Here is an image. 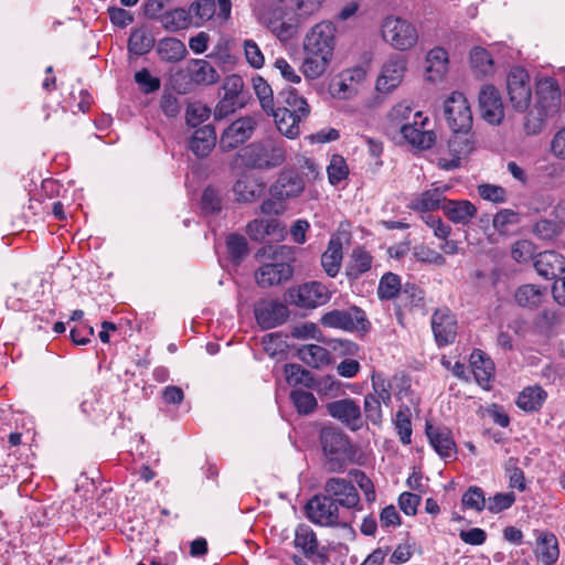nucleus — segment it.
I'll return each mask as SVG.
<instances>
[{"label":"nucleus","mask_w":565,"mask_h":565,"mask_svg":"<svg viewBox=\"0 0 565 565\" xmlns=\"http://www.w3.org/2000/svg\"><path fill=\"white\" fill-rule=\"evenodd\" d=\"M320 443L327 459L326 469L332 473L343 472L353 457L348 435L338 428L324 427L320 433Z\"/></svg>","instance_id":"1"},{"label":"nucleus","mask_w":565,"mask_h":565,"mask_svg":"<svg viewBox=\"0 0 565 565\" xmlns=\"http://www.w3.org/2000/svg\"><path fill=\"white\" fill-rule=\"evenodd\" d=\"M238 157L248 168L271 169L284 163L286 151L281 142L266 138L241 149Z\"/></svg>","instance_id":"2"},{"label":"nucleus","mask_w":565,"mask_h":565,"mask_svg":"<svg viewBox=\"0 0 565 565\" xmlns=\"http://www.w3.org/2000/svg\"><path fill=\"white\" fill-rule=\"evenodd\" d=\"M537 102L535 105L536 115L531 110L525 127L529 131L535 134L540 130L542 122L558 113L562 104L561 90L557 82L553 78H544L539 82Z\"/></svg>","instance_id":"3"},{"label":"nucleus","mask_w":565,"mask_h":565,"mask_svg":"<svg viewBox=\"0 0 565 565\" xmlns=\"http://www.w3.org/2000/svg\"><path fill=\"white\" fill-rule=\"evenodd\" d=\"M382 35L395 50L412 49L418 40L416 28L405 19L387 17L382 24Z\"/></svg>","instance_id":"4"},{"label":"nucleus","mask_w":565,"mask_h":565,"mask_svg":"<svg viewBox=\"0 0 565 565\" xmlns=\"http://www.w3.org/2000/svg\"><path fill=\"white\" fill-rule=\"evenodd\" d=\"M323 492L335 505L348 510L361 511V499L358 489L351 480L341 477L329 478L323 486Z\"/></svg>","instance_id":"5"},{"label":"nucleus","mask_w":565,"mask_h":565,"mask_svg":"<svg viewBox=\"0 0 565 565\" xmlns=\"http://www.w3.org/2000/svg\"><path fill=\"white\" fill-rule=\"evenodd\" d=\"M321 324L328 328L342 329L345 331H367L370 322L365 312L359 307H350L345 310L334 309L324 313Z\"/></svg>","instance_id":"6"},{"label":"nucleus","mask_w":565,"mask_h":565,"mask_svg":"<svg viewBox=\"0 0 565 565\" xmlns=\"http://www.w3.org/2000/svg\"><path fill=\"white\" fill-rule=\"evenodd\" d=\"M308 519L321 526H347V522L341 521L340 511L335 502L329 497L317 494L310 499L306 507Z\"/></svg>","instance_id":"7"},{"label":"nucleus","mask_w":565,"mask_h":565,"mask_svg":"<svg viewBox=\"0 0 565 565\" xmlns=\"http://www.w3.org/2000/svg\"><path fill=\"white\" fill-rule=\"evenodd\" d=\"M444 114L451 130H467L472 126V114L465 95L452 92L444 103Z\"/></svg>","instance_id":"8"},{"label":"nucleus","mask_w":565,"mask_h":565,"mask_svg":"<svg viewBox=\"0 0 565 565\" xmlns=\"http://www.w3.org/2000/svg\"><path fill=\"white\" fill-rule=\"evenodd\" d=\"M507 88L512 107L516 111H525L532 98L530 77L525 70L512 68L507 77Z\"/></svg>","instance_id":"9"},{"label":"nucleus","mask_w":565,"mask_h":565,"mask_svg":"<svg viewBox=\"0 0 565 565\" xmlns=\"http://www.w3.org/2000/svg\"><path fill=\"white\" fill-rule=\"evenodd\" d=\"M328 414L352 431L363 428L364 419L359 403L353 398H343L327 405Z\"/></svg>","instance_id":"10"},{"label":"nucleus","mask_w":565,"mask_h":565,"mask_svg":"<svg viewBox=\"0 0 565 565\" xmlns=\"http://www.w3.org/2000/svg\"><path fill=\"white\" fill-rule=\"evenodd\" d=\"M257 126L255 118L246 116L233 121L221 135L220 148L231 151L252 138Z\"/></svg>","instance_id":"11"},{"label":"nucleus","mask_w":565,"mask_h":565,"mask_svg":"<svg viewBox=\"0 0 565 565\" xmlns=\"http://www.w3.org/2000/svg\"><path fill=\"white\" fill-rule=\"evenodd\" d=\"M430 323L435 341L439 348L454 343L458 323L456 316L448 308L436 309Z\"/></svg>","instance_id":"12"},{"label":"nucleus","mask_w":565,"mask_h":565,"mask_svg":"<svg viewBox=\"0 0 565 565\" xmlns=\"http://www.w3.org/2000/svg\"><path fill=\"white\" fill-rule=\"evenodd\" d=\"M232 3L231 0H196L191 3L189 11L193 24L200 25L209 21L215 14L221 21H226L231 15Z\"/></svg>","instance_id":"13"},{"label":"nucleus","mask_w":565,"mask_h":565,"mask_svg":"<svg viewBox=\"0 0 565 565\" xmlns=\"http://www.w3.org/2000/svg\"><path fill=\"white\" fill-rule=\"evenodd\" d=\"M305 20L292 14L287 4L285 10L276 9L268 20L265 21L267 28L280 40L288 41L292 39Z\"/></svg>","instance_id":"14"},{"label":"nucleus","mask_w":565,"mask_h":565,"mask_svg":"<svg viewBox=\"0 0 565 565\" xmlns=\"http://www.w3.org/2000/svg\"><path fill=\"white\" fill-rule=\"evenodd\" d=\"M337 28L332 22L321 21L315 24L303 39V47L318 49L320 52L333 55L335 47Z\"/></svg>","instance_id":"15"},{"label":"nucleus","mask_w":565,"mask_h":565,"mask_svg":"<svg viewBox=\"0 0 565 565\" xmlns=\"http://www.w3.org/2000/svg\"><path fill=\"white\" fill-rule=\"evenodd\" d=\"M292 303L300 308H316L330 300L328 288L319 281H310L290 291Z\"/></svg>","instance_id":"16"},{"label":"nucleus","mask_w":565,"mask_h":565,"mask_svg":"<svg viewBox=\"0 0 565 565\" xmlns=\"http://www.w3.org/2000/svg\"><path fill=\"white\" fill-rule=\"evenodd\" d=\"M294 268L285 262L265 263L255 271V280L260 288H269L288 281Z\"/></svg>","instance_id":"17"},{"label":"nucleus","mask_w":565,"mask_h":565,"mask_svg":"<svg viewBox=\"0 0 565 565\" xmlns=\"http://www.w3.org/2000/svg\"><path fill=\"white\" fill-rule=\"evenodd\" d=\"M479 108L482 118L491 125L501 124L504 117L503 103L499 90L492 85H484L479 93Z\"/></svg>","instance_id":"18"},{"label":"nucleus","mask_w":565,"mask_h":565,"mask_svg":"<svg viewBox=\"0 0 565 565\" xmlns=\"http://www.w3.org/2000/svg\"><path fill=\"white\" fill-rule=\"evenodd\" d=\"M288 315L287 306L277 300L262 301L255 308L257 323L266 330L284 323Z\"/></svg>","instance_id":"19"},{"label":"nucleus","mask_w":565,"mask_h":565,"mask_svg":"<svg viewBox=\"0 0 565 565\" xmlns=\"http://www.w3.org/2000/svg\"><path fill=\"white\" fill-rule=\"evenodd\" d=\"M411 124H402L401 134L403 138L413 147L426 150L433 147L436 142V135L433 130L424 129L428 119L419 118Z\"/></svg>","instance_id":"20"},{"label":"nucleus","mask_w":565,"mask_h":565,"mask_svg":"<svg viewBox=\"0 0 565 565\" xmlns=\"http://www.w3.org/2000/svg\"><path fill=\"white\" fill-rule=\"evenodd\" d=\"M406 58L403 56L391 57L382 68L376 81V88L380 92L388 93L399 85L406 71Z\"/></svg>","instance_id":"21"},{"label":"nucleus","mask_w":565,"mask_h":565,"mask_svg":"<svg viewBox=\"0 0 565 565\" xmlns=\"http://www.w3.org/2000/svg\"><path fill=\"white\" fill-rule=\"evenodd\" d=\"M303 54L301 72L308 79L322 76L333 58V55L320 52L318 49L313 50V47H303Z\"/></svg>","instance_id":"22"},{"label":"nucleus","mask_w":565,"mask_h":565,"mask_svg":"<svg viewBox=\"0 0 565 565\" xmlns=\"http://www.w3.org/2000/svg\"><path fill=\"white\" fill-rule=\"evenodd\" d=\"M449 70L448 52L441 46L429 50L425 58V75L431 82H440Z\"/></svg>","instance_id":"23"},{"label":"nucleus","mask_w":565,"mask_h":565,"mask_svg":"<svg viewBox=\"0 0 565 565\" xmlns=\"http://www.w3.org/2000/svg\"><path fill=\"white\" fill-rule=\"evenodd\" d=\"M534 268L541 277L555 279L565 271V258L555 250H545L535 257Z\"/></svg>","instance_id":"24"},{"label":"nucleus","mask_w":565,"mask_h":565,"mask_svg":"<svg viewBox=\"0 0 565 565\" xmlns=\"http://www.w3.org/2000/svg\"><path fill=\"white\" fill-rule=\"evenodd\" d=\"M303 189L305 181L300 175L292 171H285L280 173L270 192L274 198L285 200L300 195Z\"/></svg>","instance_id":"25"},{"label":"nucleus","mask_w":565,"mask_h":565,"mask_svg":"<svg viewBox=\"0 0 565 565\" xmlns=\"http://www.w3.org/2000/svg\"><path fill=\"white\" fill-rule=\"evenodd\" d=\"M426 435L431 447L440 457L450 458L456 454V444L448 428L427 423Z\"/></svg>","instance_id":"26"},{"label":"nucleus","mask_w":565,"mask_h":565,"mask_svg":"<svg viewBox=\"0 0 565 565\" xmlns=\"http://www.w3.org/2000/svg\"><path fill=\"white\" fill-rule=\"evenodd\" d=\"M268 115H271L274 117L275 124L279 132L289 139H294L299 135V122L303 118L308 117L300 116V111L294 113L291 109L287 107H276L274 111H270Z\"/></svg>","instance_id":"27"},{"label":"nucleus","mask_w":565,"mask_h":565,"mask_svg":"<svg viewBox=\"0 0 565 565\" xmlns=\"http://www.w3.org/2000/svg\"><path fill=\"white\" fill-rule=\"evenodd\" d=\"M186 74L194 85H213L220 79L217 71L205 60H191L186 66Z\"/></svg>","instance_id":"28"},{"label":"nucleus","mask_w":565,"mask_h":565,"mask_svg":"<svg viewBox=\"0 0 565 565\" xmlns=\"http://www.w3.org/2000/svg\"><path fill=\"white\" fill-rule=\"evenodd\" d=\"M295 546L302 551L309 559L324 562L326 556L319 551V543L315 532L308 525H299L295 533Z\"/></svg>","instance_id":"29"},{"label":"nucleus","mask_w":565,"mask_h":565,"mask_svg":"<svg viewBox=\"0 0 565 565\" xmlns=\"http://www.w3.org/2000/svg\"><path fill=\"white\" fill-rule=\"evenodd\" d=\"M216 143V134L212 125H205L194 131L189 148L198 158H205Z\"/></svg>","instance_id":"30"},{"label":"nucleus","mask_w":565,"mask_h":565,"mask_svg":"<svg viewBox=\"0 0 565 565\" xmlns=\"http://www.w3.org/2000/svg\"><path fill=\"white\" fill-rule=\"evenodd\" d=\"M449 186H439L431 190H427L422 194L415 196L408 204V207L427 213L429 211H434L439 209L441 203L446 201L445 193L448 191Z\"/></svg>","instance_id":"31"},{"label":"nucleus","mask_w":565,"mask_h":565,"mask_svg":"<svg viewBox=\"0 0 565 565\" xmlns=\"http://www.w3.org/2000/svg\"><path fill=\"white\" fill-rule=\"evenodd\" d=\"M445 215L454 223L467 224L477 214V207L467 200L445 201L441 205Z\"/></svg>","instance_id":"32"},{"label":"nucleus","mask_w":565,"mask_h":565,"mask_svg":"<svg viewBox=\"0 0 565 565\" xmlns=\"http://www.w3.org/2000/svg\"><path fill=\"white\" fill-rule=\"evenodd\" d=\"M546 295L547 289L545 287L533 284H525L516 289L514 299L519 306L534 309L544 302Z\"/></svg>","instance_id":"33"},{"label":"nucleus","mask_w":565,"mask_h":565,"mask_svg":"<svg viewBox=\"0 0 565 565\" xmlns=\"http://www.w3.org/2000/svg\"><path fill=\"white\" fill-rule=\"evenodd\" d=\"M343 258L340 237H331L326 252L321 255V265L329 277H335Z\"/></svg>","instance_id":"34"},{"label":"nucleus","mask_w":565,"mask_h":565,"mask_svg":"<svg viewBox=\"0 0 565 565\" xmlns=\"http://www.w3.org/2000/svg\"><path fill=\"white\" fill-rule=\"evenodd\" d=\"M157 53L162 61L177 63L186 56L188 50L181 40L177 38H163L158 42Z\"/></svg>","instance_id":"35"},{"label":"nucleus","mask_w":565,"mask_h":565,"mask_svg":"<svg viewBox=\"0 0 565 565\" xmlns=\"http://www.w3.org/2000/svg\"><path fill=\"white\" fill-rule=\"evenodd\" d=\"M372 266V256L361 247L353 249L345 267V274L349 279L355 280L369 271Z\"/></svg>","instance_id":"36"},{"label":"nucleus","mask_w":565,"mask_h":565,"mask_svg":"<svg viewBox=\"0 0 565 565\" xmlns=\"http://www.w3.org/2000/svg\"><path fill=\"white\" fill-rule=\"evenodd\" d=\"M546 397L547 394L541 386H527L519 394L516 405L524 412H536L542 407Z\"/></svg>","instance_id":"37"},{"label":"nucleus","mask_w":565,"mask_h":565,"mask_svg":"<svg viewBox=\"0 0 565 565\" xmlns=\"http://www.w3.org/2000/svg\"><path fill=\"white\" fill-rule=\"evenodd\" d=\"M470 365L476 381L482 387H487L492 377V361L489 358H486L480 350H477L470 355Z\"/></svg>","instance_id":"38"},{"label":"nucleus","mask_w":565,"mask_h":565,"mask_svg":"<svg viewBox=\"0 0 565 565\" xmlns=\"http://www.w3.org/2000/svg\"><path fill=\"white\" fill-rule=\"evenodd\" d=\"M536 552L544 565H554L559 555L556 536L550 532L542 533L537 537Z\"/></svg>","instance_id":"39"},{"label":"nucleus","mask_w":565,"mask_h":565,"mask_svg":"<svg viewBox=\"0 0 565 565\" xmlns=\"http://www.w3.org/2000/svg\"><path fill=\"white\" fill-rule=\"evenodd\" d=\"M475 148V142L470 135V129L452 130V136L448 141V150L451 156L460 159L467 157Z\"/></svg>","instance_id":"40"},{"label":"nucleus","mask_w":565,"mask_h":565,"mask_svg":"<svg viewBox=\"0 0 565 565\" xmlns=\"http://www.w3.org/2000/svg\"><path fill=\"white\" fill-rule=\"evenodd\" d=\"M160 23L167 31L175 32L186 29L193 22L189 9L175 8L173 10L166 11Z\"/></svg>","instance_id":"41"},{"label":"nucleus","mask_w":565,"mask_h":565,"mask_svg":"<svg viewBox=\"0 0 565 565\" xmlns=\"http://www.w3.org/2000/svg\"><path fill=\"white\" fill-rule=\"evenodd\" d=\"M276 107H287L300 116H308L310 113L309 105L306 99L299 96L294 88H284L279 92L276 99Z\"/></svg>","instance_id":"42"},{"label":"nucleus","mask_w":565,"mask_h":565,"mask_svg":"<svg viewBox=\"0 0 565 565\" xmlns=\"http://www.w3.org/2000/svg\"><path fill=\"white\" fill-rule=\"evenodd\" d=\"M298 358L312 367H320L329 363V351L318 344H306L298 349Z\"/></svg>","instance_id":"43"},{"label":"nucleus","mask_w":565,"mask_h":565,"mask_svg":"<svg viewBox=\"0 0 565 565\" xmlns=\"http://www.w3.org/2000/svg\"><path fill=\"white\" fill-rule=\"evenodd\" d=\"M153 45L154 39L146 29H137L132 31L128 41L129 52L136 55L147 54Z\"/></svg>","instance_id":"44"},{"label":"nucleus","mask_w":565,"mask_h":565,"mask_svg":"<svg viewBox=\"0 0 565 565\" xmlns=\"http://www.w3.org/2000/svg\"><path fill=\"white\" fill-rule=\"evenodd\" d=\"M263 190V185L252 179H241L236 181L233 188L236 199L245 203L253 202L258 199L262 195Z\"/></svg>","instance_id":"45"},{"label":"nucleus","mask_w":565,"mask_h":565,"mask_svg":"<svg viewBox=\"0 0 565 565\" xmlns=\"http://www.w3.org/2000/svg\"><path fill=\"white\" fill-rule=\"evenodd\" d=\"M422 111H413V108L406 103L395 105L388 113L392 125L401 130L402 124H411L422 118Z\"/></svg>","instance_id":"46"},{"label":"nucleus","mask_w":565,"mask_h":565,"mask_svg":"<svg viewBox=\"0 0 565 565\" xmlns=\"http://www.w3.org/2000/svg\"><path fill=\"white\" fill-rule=\"evenodd\" d=\"M253 87L264 111L269 114L276 108L274 93L269 84L260 76L253 78Z\"/></svg>","instance_id":"47"},{"label":"nucleus","mask_w":565,"mask_h":565,"mask_svg":"<svg viewBox=\"0 0 565 565\" xmlns=\"http://www.w3.org/2000/svg\"><path fill=\"white\" fill-rule=\"evenodd\" d=\"M394 426L399 436V440L404 445H409L412 441V422L411 411L407 406H402L395 414Z\"/></svg>","instance_id":"48"},{"label":"nucleus","mask_w":565,"mask_h":565,"mask_svg":"<svg viewBox=\"0 0 565 565\" xmlns=\"http://www.w3.org/2000/svg\"><path fill=\"white\" fill-rule=\"evenodd\" d=\"M290 399L300 415H309L318 406L315 395L300 388L291 391Z\"/></svg>","instance_id":"49"},{"label":"nucleus","mask_w":565,"mask_h":565,"mask_svg":"<svg viewBox=\"0 0 565 565\" xmlns=\"http://www.w3.org/2000/svg\"><path fill=\"white\" fill-rule=\"evenodd\" d=\"M326 0H288L287 9L305 21L318 12Z\"/></svg>","instance_id":"50"},{"label":"nucleus","mask_w":565,"mask_h":565,"mask_svg":"<svg viewBox=\"0 0 565 565\" xmlns=\"http://www.w3.org/2000/svg\"><path fill=\"white\" fill-rule=\"evenodd\" d=\"M285 375L289 385L296 386L302 384L308 388L313 385V377L311 373L298 364H286Z\"/></svg>","instance_id":"51"},{"label":"nucleus","mask_w":565,"mask_h":565,"mask_svg":"<svg viewBox=\"0 0 565 565\" xmlns=\"http://www.w3.org/2000/svg\"><path fill=\"white\" fill-rule=\"evenodd\" d=\"M470 64L479 74L487 75L492 71L493 61L486 49L475 46L470 51Z\"/></svg>","instance_id":"52"},{"label":"nucleus","mask_w":565,"mask_h":565,"mask_svg":"<svg viewBox=\"0 0 565 565\" xmlns=\"http://www.w3.org/2000/svg\"><path fill=\"white\" fill-rule=\"evenodd\" d=\"M399 291L401 279L397 275L386 273L382 276L377 288V295L381 299H393L399 294Z\"/></svg>","instance_id":"53"},{"label":"nucleus","mask_w":565,"mask_h":565,"mask_svg":"<svg viewBox=\"0 0 565 565\" xmlns=\"http://www.w3.org/2000/svg\"><path fill=\"white\" fill-rule=\"evenodd\" d=\"M461 502L465 509H470L477 512H481L487 508L484 492L477 486L468 488V490L462 494Z\"/></svg>","instance_id":"54"},{"label":"nucleus","mask_w":565,"mask_h":565,"mask_svg":"<svg viewBox=\"0 0 565 565\" xmlns=\"http://www.w3.org/2000/svg\"><path fill=\"white\" fill-rule=\"evenodd\" d=\"M211 115V109L201 102L190 103L186 107L185 119L186 124L196 127L207 120Z\"/></svg>","instance_id":"55"},{"label":"nucleus","mask_w":565,"mask_h":565,"mask_svg":"<svg viewBox=\"0 0 565 565\" xmlns=\"http://www.w3.org/2000/svg\"><path fill=\"white\" fill-rule=\"evenodd\" d=\"M310 388L320 395L335 397L341 391V382L332 375H327L319 380L313 379V385Z\"/></svg>","instance_id":"56"},{"label":"nucleus","mask_w":565,"mask_h":565,"mask_svg":"<svg viewBox=\"0 0 565 565\" xmlns=\"http://www.w3.org/2000/svg\"><path fill=\"white\" fill-rule=\"evenodd\" d=\"M244 88V81L239 75L232 74L225 77L223 83L224 96L226 100L243 102L241 98Z\"/></svg>","instance_id":"57"},{"label":"nucleus","mask_w":565,"mask_h":565,"mask_svg":"<svg viewBox=\"0 0 565 565\" xmlns=\"http://www.w3.org/2000/svg\"><path fill=\"white\" fill-rule=\"evenodd\" d=\"M243 50L246 62L253 68H262L265 64V56L258 46V44L253 40H245L243 42Z\"/></svg>","instance_id":"58"},{"label":"nucleus","mask_w":565,"mask_h":565,"mask_svg":"<svg viewBox=\"0 0 565 565\" xmlns=\"http://www.w3.org/2000/svg\"><path fill=\"white\" fill-rule=\"evenodd\" d=\"M227 252L232 259L241 260L247 255V242L243 235L231 234L226 239Z\"/></svg>","instance_id":"59"},{"label":"nucleus","mask_w":565,"mask_h":565,"mask_svg":"<svg viewBox=\"0 0 565 565\" xmlns=\"http://www.w3.org/2000/svg\"><path fill=\"white\" fill-rule=\"evenodd\" d=\"M413 255L422 263L434 264L437 266H444L446 264V258L440 253L426 245L415 246Z\"/></svg>","instance_id":"60"},{"label":"nucleus","mask_w":565,"mask_h":565,"mask_svg":"<svg viewBox=\"0 0 565 565\" xmlns=\"http://www.w3.org/2000/svg\"><path fill=\"white\" fill-rule=\"evenodd\" d=\"M381 401L373 394H366L364 396V415L367 420L374 425H379L382 422V407Z\"/></svg>","instance_id":"61"},{"label":"nucleus","mask_w":565,"mask_h":565,"mask_svg":"<svg viewBox=\"0 0 565 565\" xmlns=\"http://www.w3.org/2000/svg\"><path fill=\"white\" fill-rule=\"evenodd\" d=\"M331 184H338L348 175V166L341 156H333L327 169Z\"/></svg>","instance_id":"62"},{"label":"nucleus","mask_w":565,"mask_h":565,"mask_svg":"<svg viewBox=\"0 0 565 565\" xmlns=\"http://www.w3.org/2000/svg\"><path fill=\"white\" fill-rule=\"evenodd\" d=\"M515 502V494L513 492L497 493L487 500V509L491 513H500Z\"/></svg>","instance_id":"63"},{"label":"nucleus","mask_w":565,"mask_h":565,"mask_svg":"<svg viewBox=\"0 0 565 565\" xmlns=\"http://www.w3.org/2000/svg\"><path fill=\"white\" fill-rule=\"evenodd\" d=\"M201 207L205 214H214L221 211V196L213 188H206L201 199Z\"/></svg>","instance_id":"64"}]
</instances>
